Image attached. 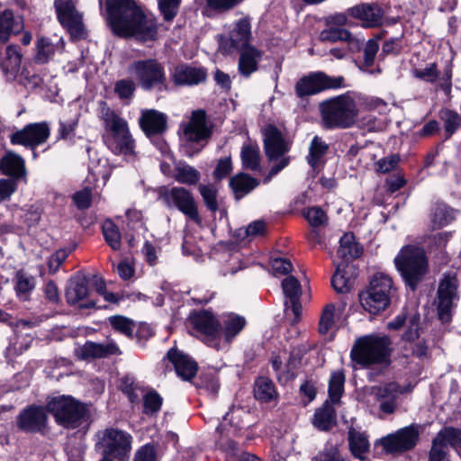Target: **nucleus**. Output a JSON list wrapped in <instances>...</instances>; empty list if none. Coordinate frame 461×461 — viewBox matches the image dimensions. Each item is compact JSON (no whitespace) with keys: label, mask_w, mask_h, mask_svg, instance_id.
<instances>
[{"label":"nucleus","mask_w":461,"mask_h":461,"mask_svg":"<svg viewBox=\"0 0 461 461\" xmlns=\"http://www.w3.org/2000/svg\"><path fill=\"white\" fill-rule=\"evenodd\" d=\"M105 3L106 19L113 32L121 37H134L140 41H153L158 26L155 18L146 15L133 0H99Z\"/></svg>","instance_id":"1"},{"label":"nucleus","mask_w":461,"mask_h":461,"mask_svg":"<svg viewBox=\"0 0 461 461\" xmlns=\"http://www.w3.org/2000/svg\"><path fill=\"white\" fill-rule=\"evenodd\" d=\"M364 97L356 92L345 94L324 100L320 104V112L323 126L327 129H347L355 124L359 114V107Z\"/></svg>","instance_id":"2"},{"label":"nucleus","mask_w":461,"mask_h":461,"mask_svg":"<svg viewBox=\"0 0 461 461\" xmlns=\"http://www.w3.org/2000/svg\"><path fill=\"white\" fill-rule=\"evenodd\" d=\"M390 344L388 337L375 334L357 339L350 351L354 366L387 365L390 359Z\"/></svg>","instance_id":"3"},{"label":"nucleus","mask_w":461,"mask_h":461,"mask_svg":"<svg viewBox=\"0 0 461 461\" xmlns=\"http://www.w3.org/2000/svg\"><path fill=\"white\" fill-rule=\"evenodd\" d=\"M396 269L406 285L415 289L427 270L424 250L418 246H404L394 258Z\"/></svg>","instance_id":"4"},{"label":"nucleus","mask_w":461,"mask_h":461,"mask_svg":"<svg viewBox=\"0 0 461 461\" xmlns=\"http://www.w3.org/2000/svg\"><path fill=\"white\" fill-rule=\"evenodd\" d=\"M180 128L185 155L193 157L198 154L203 148L201 141L206 140L211 135L205 113L202 110L194 111L189 120L181 123Z\"/></svg>","instance_id":"5"},{"label":"nucleus","mask_w":461,"mask_h":461,"mask_svg":"<svg viewBox=\"0 0 461 461\" xmlns=\"http://www.w3.org/2000/svg\"><path fill=\"white\" fill-rule=\"evenodd\" d=\"M47 410L53 414L59 424L71 429L81 425L86 412L83 404L65 395L52 397L47 403Z\"/></svg>","instance_id":"6"},{"label":"nucleus","mask_w":461,"mask_h":461,"mask_svg":"<svg viewBox=\"0 0 461 461\" xmlns=\"http://www.w3.org/2000/svg\"><path fill=\"white\" fill-rule=\"evenodd\" d=\"M405 325L408 327V330L402 336L404 341L407 343L405 348L410 350L411 354L417 357L426 356L428 347L425 341L420 339V315L415 310H412L411 312L400 313L392 321L388 322L387 328L396 330Z\"/></svg>","instance_id":"7"},{"label":"nucleus","mask_w":461,"mask_h":461,"mask_svg":"<svg viewBox=\"0 0 461 461\" xmlns=\"http://www.w3.org/2000/svg\"><path fill=\"white\" fill-rule=\"evenodd\" d=\"M263 136L266 154L273 163L270 170V175L273 176L288 165L289 158L285 155L289 150V144L273 125H268L263 130Z\"/></svg>","instance_id":"8"},{"label":"nucleus","mask_w":461,"mask_h":461,"mask_svg":"<svg viewBox=\"0 0 461 461\" xmlns=\"http://www.w3.org/2000/svg\"><path fill=\"white\" fill-rule=\"evenodd\" d=\"M128 71L146 90L152 88L162 90L165 88V71L161 64L156 59L134 61L129 67Z\"/></svg>","instance_id":"9"},{"label":"nucleus","mask_w":461,"mask_h":461,"mask_svg":"<svg viewBox=\"0 0 461 461\" xmlns=\"http://www.w3.org/2000/svg\"><path fill=\"white\" fill-rule=\"evenodd\" d=\"M159 199L169 208L176 207L188 218L201 223L196 203L193 194L184 187H161Z\"/></svg>","instance_id":"10"},{"label":"nucleus","mask_w":461,"mask_h":461,"mask_svg":"<svg viewBox=\"0 0 461 461\" xmlns=\"http://www.w3.org/2000/svg\"><path fill=\"white\" fill-rule=\"evenodd\" d=\"M187 321L195 335L205 344L214 348L220 345L219 321L212 312L207 310L194 311L189 315Z\"/></svg>","instance_id":"11"},{"label":"nucleus","mask_w":461,"mask_h":461,"mask_svg":"<svg viewBox=\"0 0 461 461\" xmlns=\"http://www.w3.org/2000/svg\"><path fill=\"white\" fill-rule=\"evenodd\" d=\"M344 81L342 76L330 77L321 71L312 72L297 82L295 91L300 97L312 95L327 89L344 87Z\"/></svg>","instance_id":"12"},{"label":"nucleus","mask_w":461,"mask_h":461,"mask_svg":"<svg viewBox=\"0 0 461 461\" xmlns=\"http://www.w3.org/2000/svg\"><path fill=\"white\" fill-rule=\"evenodd\" d=\"M132 437L122 430L107 429L104 432L101 444L105 456L118 461H128L131 452Z\"/></svg>","instance_id":"13"},{"label":"nucleus","mask_w":461,"mask_h":461,"mask_svg":"<svg viewBox=\"0 0 461 461\" xmlns=\"http://www.w3.org/2000/svg\"><path fill=\"white\" fill-rule=\"evenodd\" d=\"M414 385H400L395 382H391L380 386L370 388V396L379 402L380 410L385 414H392L396 410L398 401L401 395L409 393Z\"/></svg>","instance_id":"14"},{"label":"nucleus","mask_w":461,"mask_h":461,"mask_svg":"<svg viewBox=\"0 0 461 461\" xmlns=\"http://www.w3.org/2000/svg\"><path fill=\"white\" fill-rule=\"evenodd\" d=\"M419 429L415 425H410L398 429L379 439L380 444L386 453H402L412 449L419 439Z\"/></svg>","instance_id":"15"},{"label":"nucleus","mask_w":461,"mask_h":461,"mask_svg":"<svg viewBox=\"0 0 461 461\" xmlns=\"http://www.w3.org/2000/svg\"><path fill=\"white\" fill-rule=\"evenodd\" d=\"M412 76L423 82L436 83L445 93L448 94L452 88V64L447 62L438 69L435 62L428 63L422 68H413Z\"/></svg>","instance_id":"16"},{"label":"nucleus","mask_w":461,"mask_h":461,"mask_svg":"<svg viewBox=\"0 0 461 461\" xmlns=\"http://www.w3.org/2000/svg\"><path fill=\"white\" fill-rule=\"evenodd\" d=\"M22 54L17 46L10 45L6 48L5 58L1 63L3 73L7 80H14L20 77V80L24 85L35 86L40 82V77L36 75L29 77V72L26 69L21 70Z\"/></svg>","instance_id":"17"},{"label":"nucleus","mask_w":461,"mask_h":461,"mask_svg":"<svg viewBox=\"0 0 461 461\" xmlns=\"http://www.w3.org/2000/svg\"><path fill=\"white\" fill-rule=\"evenodd\" d=\"M122 386V391L131 402H138L140 397L142 396L145 414L152 415L160 410L162 398L157 392L153 390L145 392L140 385L129 377L123 379Z\"/></svg>","instance_id":"18"},{"label":"nucleus","mask_w":461,"mask_h":461,"mask_svg":"<svg viewBox=\"0 0 461 461\" xmlns=\"http://www.w3.org/2000/svg\"><path fill=\"white\" fill-rule=\"evenodd\" d=\"M458 282L455 274L444 275L440 281L438 296V314L443 322H448L454 301L457 298Z\"/></svg>","instance_id":"19"},{"label":"nucleus","mask_w":461,"mask_h":461,"mask_svg":"<svg viewBox=\"0 0 461 461\" xmlns=\"http://www.w3.org/2000/svg\"><path fill=\"white\" fill-rule=\"evenodd\" d=\"M251 39V24L249 18H241L234 23L228 33V36H221L220 39V48L225 52H231L249 46Z\"/></svg>","instance_id":"20"},{"label":"nucleus","mask_w":461,"mask_h":461,"mask_svg":"<svg viewBox=\"0 0 461 461\" xmlns=\"http://www.w3.org/2000/svg\"><path fill=\"white\" fill-rule=\"evenodd\" d=\"M218 321L220 345L215 348L218 350L228 348L247 324L243 316L234 312L221 314Z\"/></svg>","instance_id":"21"},{"label":"nucleus","mask_w":461,"mask_h":461,"mask_svg":"<svg viewBox=\"0 0 461 461\" xmlns=\"http://www.w3.org/2000/svg\"><path fill=\"white\" fill-rule=\"evenodd\" d=\"M55 7L60 23L67 28L72 37L81 38L84 34V26L73 0H55Z\"/></svg>","instance_id":"22"},{"label":"nucleus","mask_w":461,"mask_h":461,"mask_svg":"<svg viewBox=\"0 0 461 461\" xmlns=\"http://www.w3.org/2000/svg\"><path fill=\"white\" fill-rule=\"evenodd\" d=\"M50 126L46 122L30 123L11 137L13 144L35 147L45 142L50 136Z\"/></svg>","instance_id":"23"},{"label":"nucleus","mask_w":461,"mask_h":461,"mask_svg":"<svg viewBox=\"0 0 461 461\" xmlns=\"http://www.w3.org/2000/svg\"><path fill=\"white\" fill-rule=\"evenodd\" d=\"M47 420L46 411L41 406H30L23 410L18 416V427L30 432L40 431L45 427Z\"/></svg>","instance_id":"24"},{"label":"nucleus","mask_w":461,"mask_h":461,"mask_svg":"<svg viewBox=\"0 0 461 461\" xmlns=\"http://www.w3.org/2000/svg\"><path fill=\"white\" fill-rule=\"evenodd\" d=\"M347 14L353 18L362 22L365 27H375L381 24L384 12L381 7L375 4H360L350 7Z\"/></svg>","instance_id":"25"},{"label":"nucleus","mask_w":461,"mask_h":461,"mask_svg":"<svg viewBox=\"0 0 461 461\" xmlns=\"http://www.w3.org/2000/svg\"><path fill=\"white\" fill-rule=\"evenodd\" d=\"M165 359L174 366L177 375L184 380H191L197 372V364L186 354L176 348L167 353Z\"/></svg>","instance_id":"26"},{"label":"nucleus","mask_w":461,"mask_h":461,"mask_svg":"<svg viewBox=\"0 0 461 461\" xmlns=\"http://www.w3.org/2000/svg\"><path fill=\"white\" fill-rule=\"evenodd\" d=\"M118 354H121V351L114 342L99 344L87 341L83 346L76 348V355L77 357L85 360L96 357H105L110 355Z\"/></svg>","instance_id":"27"},{"label":"nucleus","mask_w":461,"mask_h":461,"mask_svg":"<svg viewBox=\"0 0 461 461\" xmlns=\"http://www.w3.org/2000/svg\"><path fill=\"white\" fill-rule=\"evenodd\" d=\"M139 122L140 128L148 136L160 134L167 129L166 115L153 109L143 110Z\"/></svg>","instance_id":"28"},{"label":"nucleus","mask_w":461,"mask_h":461,"mask_svg":"<svg viewBox=\"0 0 461 461\" xmlns=\"http://www.w3.org/2000/svg\"><path fill=\"white\" fill-rule=\"evenodd\" d=\"M23 29L22 16H14V13L7 9L0 14V44L5 43L12 34H17Z\"/></svg>","instance_id":"29"},{"label":"nucleus","mask_w":461,"mask_h":461,"mask_svg":"<svg viewBox=\"0 0 461 461\" xmlns=\"http://www.w3.org/2000/svg\"><path fill=\"white\" fill-rule=\"evenodd\" d=\"M206 77V72L203 68L178 65L173 72V79L177 85H197Z\"/></svg>","instance_id":"30"},{"label":"nucleus","mask_w":461,"mask_h":461,"mask_svg":"<svg viewBox=\"0 0 461 461\" xmlns=\"http://www.w3.org/2000/svg\"><path fill=\"white\" fill-rule=\"evenodd\" d=\"M104 141L115 155L133 157L135 154V143L130 131L121 136H104Z\"/></svg>","instance_id":"31"},{"label":"nucleus","mask_w":461,"mask_h":461,"mask_svg":"<svg viewBox=\"0 0 461 461\" xmlns=\"http://www.w3.org/2000/svg\"><path fill=\"white\" fill-rule=\"evenodd\" d=\"M359 298L361 305L366 312L377 314L387 308L391 296L368 289L361 293Z\"/></svg>","instance_id":"32"},{"label":"nucleus","mask_w":461,"mask_h":461,"mask_svg":"<svg viewBox=\"0 0 461 461\" xmlns=\"http://www.w3.org/2000/svg\"><path fill=\"white\" fill-rule=\"evenodd\" d=\"M64 41L59 39L56 42H52L49 38H40L36 42L35 61L44 64L49 62L56 53L62 52L64 50Z\"/></svg>","instance_id":"33"},{"label":"nucleus","mask_w":461,"mask_h":461,"mask_svg":"<svg viewBox=\"0 0 461 461\" xmlns=\"http://www.w3.org/2000/svg\"><path fill=\"white\" fill-rule=\"evenodd\" d=\"M348 439L351 454L356 458L364 460L370 448L366 433L355 428H350L348 429Z\"/></svg>","instance_id":"34"},{"label":"nucleus","mask_w":461,"mask_h":461,"mask_svg":"<svg viewBox=\"0 0 461 461\" xmlns=\"http://www.w3.org/2000/svg\"><path fill=\"white\" fill-rule=\"evenodd\" d=\"M0 169L3 174L20 178L25 176L24 160L19 155L8 151L0 160Z\"/></svg>","instance_id":"35"},{"label":"nucleus","mask_w":461,"mask_h":461,"mask_svg":"<svg viewBox=\"0 0 461 461\" xmlns=\"http://www.w3.org/2000/svg\"><path fill=\"white\" fill-rule=\"evenodd\" d=\"M242 49L239 60V70L241 75L249 77L258 69V64L262 59V52L252 46Z\"/></svg>","instance_id":"36"},{"label":"nucleus","mask_w":461,"mask_h":461,"mask_svg":"<svg viewBox=\"0 0 461 461\" xmlns=\"http://www.w3.org/2000/svg\"><path fill=\"white\" fill-rule=\"evenodd\" d=\"M103 120L106 131L104 136H121L130 131L127 122L109 108L104 110Z\"/></svg>","instance_id":"37"},{"label":"nucleus","mask_w":461,"mask_h":461,"mask_svg":"<svg viewBox=\"0 0 461 461\" xmlns=\"http://www.w3.org/2000/svg\"><path fill=\"white\" fill-rule=\"evenodd\" d=\"M336 417L335 409L326 401L322 407L316 410L312 423L320 430H329L335 426Z\"/></svg>","instance_id":"38"},{"label":"nucleus","mask_w":461,"mask_h":461,"mask_svg":"<svg viewBox=\"0 0 461 461\" xmlns=\"http://www.w3.org/2000/svg\"><path fill=\"white\" fill-rule=\"evenodd\" d=\"M246 414L245 411L241 408L232 407L226 413L222 422L217 427V430L223 434L224 430H227V434L237 432L239 429L243 428V416Z\"/></svg>","instance_id":"39"},{"label":"nucleus","mask_w":461,"mask_h":461,"mask_svg":"<svg viewBox=\"0 0 461 461\" xmlns=\"http://www.w3.org/2000/svg\"><path fill=\"white\" fill-rule=\"evenodd\" d=\"M240 158L242 167L248 170L258 171L260 169L259 148L252 142L243 144Z\"/></svg>","instance_id":"40"},{"label":"nucleus","mask_w":461,"mask_h":461,"mask_svg":"<svg viewBox=\"0 0 461 461\" xmlns=\"http://www.w3.org/2000/svg\"><path fill=\"white\" fill-rule=\"evenodd\" d=\"M255 398L262 402H270L277 400L278 394L273 382L267 377H259L254 385Z\"/></svg>","instance_id":"41"},{"label":"nucleus","mask_w":461,"mask_h":461,"mask_svg":"<svg viewBox=\"0 0 461 461\" xmlns=\"http://www.w3.org/2000/svg\"><path fill=\"white\" fill-rule=\"evenodd\" d=\"M88 289L84 277L72 278L66 291V298L68 303L77 304L86 297Z\"/></svg>","instance_id":"42"},{"label":"nucleus","mask_w":461,"mask_h":461,"mask_svg":"<svg viewBox=\"0 0 461 461\" xmlns=\"http://www.w3.org/2000/svg\"><path fill=\"white\" fill-rule=\"evenodd\" d=\"M258 185V182L257 179L252 178L244 173H240L230 179V186L238 198L249 193Z\"/></svg>","instance_id":"43"},{"label":"nucleus","mask_w":461,"mask_h":461,"mask_svg":"<svg viewBox=\"0 0 461 461\" xmlns=\"http://www.w3.org/2000/svg\"><path fill=\"white\" fill-rule=\"evenodd\" d=\"M351 268L352 267L345 265L344 263L338 265L337 270L331 279L332 286L338 293H346L350 289L352 281L348 274Z\"/></svg>","instance_id":"44"},{"label":"nucleus","mask_w":461,"mask_h":461,"mask_svg":"<svg viewBox=\"0 0 461 461\" xmlns=\"http://www.w3.org/2000/svg\"><path fill=\"white\" fill-rule=\"evenodd\" d=\"M174 178L180 184L195 185L200 179V173L190 165L178 164L174 172Z\"/></svg>","instance_id":"45"},{"label":"nucleus","mask_w":461,"mask_h":461,"mask_svg":"<svg viewBox=\"0 0 461 461\" xmlns=\"http://www.w3.org/2000/svg\"><path fill=\"white\" fill-rule=\"evenodd\" d=\"M337 253L345 260L357 258L360 255L361 251L355 242V237L352 233H346L340 238Z\"/></svg>","instance_id":"46"},{"label":"nucleus","mask_w":461,"mask_h":461,"mask_svg":"<svg viewBox=\"0 0 461 461\" xmlns=\"http://www.w3.org/2000/svg\"><path fill=\"white\" fill-rule=\"evenodd\" d=\"M345 375L342 371L333 372L329 381V402L336 404L344 393Z\"/></svg>","instance_id":"47"},{"label":"nucleus","mask_w":461,"mask_h":461,"mask_svg":"<svg viewBox=\"0 0 461 461\" xmlns=\"http://www.w3.org/2000/svg\"><path fill=\"white\" fill-rule=\"evenodd\" d=\"M15 292L20 300L26 301L34 289V279L23 271H18L14 277Z\"/></svg>","instance_id":"48"},{"label":"nucleus","mask_w":461,"mask_h":461,"mask_svg":"<svg viewBox=\"0 0 461 461\" xmlns=\"http://www.w3.org/2000/svg\"><path fill=\"white\" fill-rule=\"evenodd\" d=\"M327 149L328 145L319 137L316 136L312 139L308 156V163L312 168L316 169L320 167Z\"/></svg>","instance_id":"49"},{"label":"nucleus","mask_w":461,"mask_h":461,"mask_svg":"<svg viewBox=\"0 0 461 461\" xmlns=\"http://www.w3.org/2000/svg\"><path fill=\"white\" fill-rule=\"evenodd\" d=\"M369 289L391 296L393 280L387 274L378 272L373 276Z\"/></svg>","instance_id":"50"},{"label":"nucleus","mask_w":461,"mask_h":461,"mask_svg":"<svg viewBox=\"0 0 461 461\" xmlns=\"http://www.w3.org/2000/svg\"><path fill=\"white\" fill-rule=\"evenodd\" d=\"M102 229L104 237L109 246L113 250L119 249L121 247V233L117 226L111 220H105L103 222Z\"/></svg>","instance_id":"51"},{"label":"nucleus","mask_w":461,"mask_h":461,"mask_svg":"<svg viewBox=\"0 0 461 461\" xmlns=\"http://www.w3.org/2000/svg\"><path fill=\"white\" fill-rule=\"evenodd\" d=\"M435 438L445 444V447L447 448L448 445L455 448L461 447V430L458 429L451 427L445 428L438 431Z\"/></svg>","instance_id":"52"},{"label":"nucleus","mask_w":461,"mask_h":461,"mask_svg":"<svg viewBox=\"0 0 461 461\" xmlns=\"http://www.w3.org/2000/svg\"><path fill=\"white\" fill-rule=\"evenodd\" d=\"M456 218L454 210L445 204L438 205L433 212L432 222L437 227H443L452 222Z\"/></svg>","instance_id":"53"},{"label":"nucleus","mask_w":461,"mask_h":461,"mask_svg":"<svg viewBox=\"0 0 461 461\" xmlns=\"http://www.w3.org/2000/svg\"><path fill=\"white\" fill-rule=\"evenodd\" d=\"M335 318V305L333 303L327 304L321 312L318 330L321 334H327L333 330Z\"/></svg>","instance_id":"54"},{"label":"nucleus","mask_w":461,"mask_h":461,"mask_svg":"<svg viewBox=\"0 0 461 461\" xmlns=\"http://www.w3.org/2000/svg\"><path fill=\"white\" fill-rule=\"evenodd\" d=\"M113 329L127 337H131L134 330L133 321L124 316L115 315L108 319Z\"/></svg>","instance_id":"55"},{"label":"nucleus","mask_w":461,"mask_h":461,"mask_svg":"<svg viewBox=\"0 0 461 461\" xmlns=\"http://www.w3.org/2000/svg\"><path fill=\"white\" fill-rule=\"evenodd\" d=\"M10 315L0 309V322L9 323V325L14 329L15 332H20L22 331V330L24 329H32L33 327H36L41 321V320L39 318H33L31 320L21 319L17 320L16 321H10Z\"/></svg>","instance_id":"56"},{"label":"nucleus","mask_w":461,"mask_h":461,"mask_svg":"<svg viewBox=\"0 0 461 461\" xmlns=\"http://www.w3.org/2000/svg\"><path fill=\"white\" fill-rule=\"evenodd\" d=\"M282 288L286 299L285 301L301 298V285L294 276H289L285 277L282 282Z\"/></svg>","instance_id":"57"},{"label":"nucleus","mask_w":461,"mask_h":461,"mask_svg":"<svg viewBox=\"0 0 461 461\" xmlns=\"http://www.w3.org/2000/svg\"><path fill=\"white\" fill-rule=\"evenodd\" d=\"M303 216L312 228L323 226L327 222L326 213L321 208L317 206L305 209Z\"/></svg>","instance_id":"58"},{"label":"nucleus","mask_w":461,"mask_h":461,"mask_svg":"<svg viewBox=\"0 0 461 461\" xmlns=\"http://www.w3.org/2000/svg\"><path fill=\"white\" fill-rule=\"evenodd\" d=\"M199 192L203 199V202L207 208L215 212L218 209L217 203V190L213 185H201L199 186Z\"/></svg>","instance_id":"59"},{"label":"nucleus","mask_w":461,"mask_h":461,"mask_svg":"<svg viewBox=\"0 0 461 461\" xmlns=\"http://www.w3.org/2000/svg\"><path fill=\"white\" fill-rule=\"evenodd\" d=\"M349 37V32L346 29L339 27H330L321 32L320 40L321 41L335 42L338 41H343Z\"/></svg>","instance_id":"60"},{"label":"nucleus","mask_w":461,"mask_h":461,"mask_svg":"<svg viewBox=\"0 0 461 461\" xmlns=\"http://www.w3.org/2000/svg\"><path fill=\"white\" fill-rule=\"evenodd\" d=\"M136 86L131 79H121L115 83L114 92L122 100H131Z\"/></svg>","instance_id":"61"},{"label":"nucleus","mask_w":461,"mask_h":461,"mask_svg":"<svg viewBox=\"0 0 461 461\" xmlns=\"http://www.w3.org/2000/svg\"><path fill=\"white\" fill-rule=\"evenodd\" d=\"M181 0H158L159 10L166 21H171L177 14Z\"/></svg>","instance_id":"62"},{"label":"nucleus","mask_w":461,"mask_h":461,"mask_svg":"<svg viewBox=\"0 0 461 461\" xmlns=\"http://www.w3.org/2000/svg\"><path fill=\"white\" fill-rule=\"evenodd\" d=\"M78 123V114H75L73 118L68 121H60L59 128V136L61 139H72Z\"/></svg>","instance_id":"63"},{"label":"nucleus","mask_w":461,"mask_h":461,"mask_svg":"<svg viewBox=\"0 0 461 461\" xmlns=\"http://www.w3.org/2000/svg\"><path fill=\"white\" fill-rule=\"evenodd\" d=\"M429 461H447V448L436 438L432 440Z\"/></svg>","instance_id":"64"}]
</instances>
